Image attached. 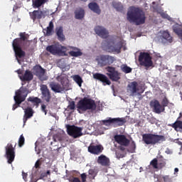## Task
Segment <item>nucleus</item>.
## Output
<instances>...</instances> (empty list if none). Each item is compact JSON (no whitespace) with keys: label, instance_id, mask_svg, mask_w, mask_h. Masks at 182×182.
<instances>
[{"label":"nucleus","instance_id":"nucleus-61","mask_svg":"<svg viewBox=\"0 0 182 182\" xmlns=\"http://www.w3.org/2000/svg\"><path fill=\"white\" fill-rule=\"evenodd\" d=\"M174 171L175 173H178V168H175Z\"/></svg>","mask_w":182,"mask_h":182},{"label":"nucleus","instance_id":"nucleus-46","mask_svg":"<svg viewBox=\"0 0 182 182\" xmlns=\"http://www.w3.org/2000/svg\"><path fill=\"white\" fill-rule=\"evenodd\" d=\"M161 106H162V107H164V109H166V107H167V106H168V100L167 99V97H164L162 100Z\"/></svg>","mask_w":182,"mask_h":182},{"label":"nucleus","instance_id":"nucleus-49","mask_svg":"<svg viewBox=\"0 0 182 182\" xmlns=\"http://www.w3.org/2000/svg\"><path fill=\"white\" fill-rule=\"evenodd\" d=\"M80 177H81V180L82 181L81 182H86V178H87V175H86V173H82L80 175Z\"/></svg>","mask_w":182,"mask_h":182},{"label":"nucleus","instance_id":"nucleus-8","mask_svg":"<svg viewBox=\"0 0 182 182\" xmlns=\"http://www.w3.org/2000/svg\"><path fill=\"white\" fill-rule=\"evenodd\" d=\"M83 128L78 127L75 125H67V133L73 139H77V137H80L83 136V133H82Z\"/></svg>","mask_w":182,"mask_h":182},{"label":"nucleus","instance_id":"nucleus-5","mask_svg":"<svg viewBox=\"0 0 182 182\" xmlns=\"http://www.w3.org/2000/svg\"><path fill=\"white\" fill-rule=\"evenodd\" d=\"M151 57L149 53L141 52L139 55V62L141 66H144L145 68H151L153 66V61L151 60Z\"/></svg>","mask_w":182,"mask_h":182},{"label":"nucleus","instance_id":"nucleus-34","mask_svg":"<svg viewBox=\"0 0 182 182\" xmlns=\"http://www.w3.org/2000/svg\"><path fill=\"white\" fill-rule=\"evenodd\" d=\"M123 45L122 43H118L116 46H111L108 48L109 52H120Z\"/></svg>","mask_w":182,"mask_h":182},{"label":"nucleus","instance_id":"nucleus-62","mask_svg":"<svg viewBox=\"0 0 182 182\" xmlns=\"http://www.w3.org/2000/svg\"><path fill=\"white\" fill-rule=\"evenodd\" d=\"M81 1H82L83 2L87 1V0H81Z\"/></svg>","mask_w":182,"mask_h":182},{"label":"nucleus","instance_id":"nucleus-29","mask_svg":"<svg viewBox=\"0 0 182 182\" xmlns=\"http://www.w3.org/2000/svg\"><path fill=\"white\" fill-rule=\"evenodd\" d=\"M88 8L95 12V14H97V15H100L102 11L100 10V7L96 2H91L88 4Z\"/></svg>","mask_w":182,"mask_h":182},{"label":"nucleus","instance_id":"nucleus-7","mask_svg":"<svg viewBox=\"0 0 182 182\" xmlns=\"http://www.w3.org/2000/svg\"><path fill=\"white\" fill-rule=\"evenodd\" d=\"M63 49H65L64 46H62L59 44H52L50 46H48L46 48L47 52H49L51 55H58L59 56H63L65 55V51Z\"/></svg>","mask_w":182,"mask_h":182},{"label":"nucleus","instance_id":"nucleus-50","mask_svg":"<svg viewBox=\"0 0 182 182\" xmlns=\"http://www.w3.org/2000/svg\"><path fill=\"white\" fill-rule=\"evenodd\" d=\"M41 112H43L45 114H48V110L46 109V106L45 105H41Z\"/></svg>","mask_w":182,"mask_h":182},{"label":"nucleus","instance_id":"nucleus-28","mask_svg":"<svg viewBox=\"0 0 182 182\" xmlns=\"http://www.w3.org/2000/svg\"><path fill=\"white\" fill-rule=\"evenodd\" d=\"M33 70L35 71L36 76H38L39 79H42V77L45 76V73H46L45 69H43V68H42V66L39 65L34 66Z\"/></svg>","mask_w":182,"mask_h":182},{"label":"nucleus","instance_id":"nucleus-23","mask_svg":"<svg viewBox=\"0 0 182 182\" xmlns=\"http://www.w3.org/2000/svg\"><path fill=\"white\" fill-rule=\"evenodd\" d=\"M159 41H161V42L163 43L169 42V43H171V42H173V37L170 36V33H168V31H164L161 32Z\"/></svg>","mask_w":182,"mask_h":182},{"label":"nucleus","instance_id":"nucleus-4","mask_svg":"<svg viewBox=\"0 0 182 182\" xmlns=\"http://www.w3.org/2000/svg\"><path fill=\"white\" fill-rule=\"evenodd\" d=\"M77 107L82 112H86V110H96L97 106L92 99L84 97L78 102Z\"/></svg>","mask_w":182,"mask_h":182},{"label":"nucleus","instance_id":"nucleus-24","mask_svg":"<svg viewBox=\"0 0 182 182\" xmlns=\"http://www.w3.org/2000/svg\"><path fill=\"white\" fill-rule=\"evenodd\" d=\"M33 113L35 112L31 107H28L24 109V115L23 118V124H26V122H28V119L33 117Z\"/></svg>","mask_w":182,"mask_h":182},{"label":"nucleus","instance_id":"nucleus-31","mask_svg":"<svg viewBox=\"0 0 182 182\" xmlns=\"http://www.w3.org/2000/svg\"><path fill=\"white\" fill-rule=\"evenodd\" d=\"M168 126L174 129L176 132H178V129L182 130V121L177 119L174 123L168 124Z\"/></svg>","mask_w":182,"mask_h":182},{"label":"nucleus","instance_id":"nucleus-10","mask_svg":"<svg viewBox=\"0 0 182 182\" xmlns=\"http://www.w3.org/2000/svg\"><path fill=\"white\" fill-rule=\"evenodd\" d=\"M106 70L108 72L107 75L112 82H119V80H120V76H122V74L119 73V71L116 70L115 68L108 66L106 68Z\"/></svg>","mask_w":182,"mask_h":182},{"label":"nucleus","instance_id":"nucleus-13","mask_svg":"<svg viewBox=\"0 0 182 182\" xmlns=\"http://www.w3.org/2000/svg\"><path fill=\"white\" fill-rule=\"evenodd\" d=\"M93 77L96 80H99V82H101L104 86H106V85L110 86V85H112V82L110 81V80H109V77H107V76H106L105 74L96 73L93 74Z\"/></svg>","mask_w":182,"mask_h":182},{"label":"nucleus","instance_id":"nucleus-20","mask_svg":"<svg viewBox=\"0 0 182 182\" xmlns=\"http://www.w3.org/2000/svg\"><path fill=\"white\" fill-rule=\"evenodd\" d=\"M139 83L136 81H133L128 84L127 85V92H129L131 93V96H136L137 93L139 92Z\"/></svg>","mask_w":182,"mask_h":182},{"label":"nucleus","instance_id":"nucleus-15","mask_svg":"<svg viewBox=\"0 0 182 182\" xmlns=\"http://www.w3.org/2000/svg\"><path fill=\"white\" fill-rule=\"evenodd\" d=\"M114 139L118 144L124 147H127L130 144V140L126 137V135L117 134L114 136Z\"/></svg>","mask_w":182,"mask_h":182},{"label":"nucleus","instance_id":"nucleus-42","mask_svg":"<svg viewBox=\"0 0 182 182\" xmlns=\"http://www.w3.org/2000/svg\"><path fill=\"white\" fill-rule=\"evenodd\" d=\"M150 166H151L153 168L159 169V160L157 158H154L152 161H151Z\"/></svg>","mask_w":182,"mask_h":182},{"label":"nucleus","instance_id":"nucleus-39","mask_svg":"<svg viewBox=\"0 0 182 182\" xmlns=\"http://www.w3.org/2000/svg\"><path fill=\"white\" fill-rule=\"evenodd\" d=\"M73 80L80 87H82V84L83 83V80L82 79V77L79 75H75L73 77Z\"/></svg>","mask_w":182,"mask_h":182},{"label":"nucleus","instance_id":"nucleus-44","mask_svg":"<svg viewBox=\"0 0 182 182\" xmlns=\"http://www.w3.org/2000/svg\"><path fill=\"white\" fill-rule=\"evenodd\" d=\"M76 109V104L75 101H70L68 102V110H75Z\"/></svg>","mask_w":182,"mask_h":182},{"label":"nucleus","instance_id":"nucleus-32","mask_svg":"<svg viewBox=\"0 0 182 182\" xmlns=\"http://www.w3.org/2000/svg\"><path fill=\"white\" fill-rule=\"evenodd\" d=\"M75 19H83L85 18V10L82 8L77 9L75 11Z\"/></svg>","mask_w":182,"mask_h":182},{"label":"nucleus","instance_id":"nucleus-41","mask_svg":"<svg viewBox=\"0 0 182 182\" xmlns=\"http://www.w3.org/2000/svg\"><path fill=\"white\" fill-rule=\"evenodd\" d=\"M112 6L117 9V11H123V5L120 2H112Z\"/></svg>","mask_w":182,"mask_h":182},{"label":"nucleus","instance_id":"nucleus-25","mask_svg":"<svg viewBox=\"0 0 182 182\" xmlns=\"http://www.w3.org/2000/svg\"><path fill=\"white\" fill-rule=\"evenodd\" d=\"M21 82H31L33 79V74L29 70H26L23 75H19Z\"/></svg>","mask_w":182,"mask_h":182},{"label":"nucleus","instance_id":"nucleus-59","mask_svg":"<svg viewBox=\"0 0 182 182\" xmlns=\"http://www.w3.org/2000/svg\"><path fill=\"white\" fill-rule=\"evenodd\" d=\"M46 174V177H48V176H50V171H47Z\"/></svg>","mask_w":182,"mask_h":182},{"label":"nucleus","instance_id":"nucleus-11","mask_svg":"<svg viewBox=\"0 0 182 182\" xmlns=\"http://www.w3.org/2000/svg\"><path fill=\"white\" fill-rule=\"evenodd\" d=\"M40 87L42 100L46 102V103H49L52 100V92H50V90H49L46 85H41Z\"/></svg>","mask_w":182,"mask_h":182},{"label":"nucleus","instance_id":"nucleus-55","mask_svg":"<svg viewBox=\"0 0 182 182\" xmlns=\"http://www.w3.org/2000/svg\"><path fill=\"white\" fill-rule=\"evenodd\" d=\"M16 72V73H18V77H19V76H22V75H23L22 70H21V69L17 70Z\"/></svg>","mask_w":182,"mask_h":182},{"label":"nucleus","instance_id":"nucleus-47","mask_svg":"<svg viewBox=\"0 0 182 182\" xmlns=\"http://www.w3.org/2000/svg\"><path fill=\"white\" fill-rule=\"evenodd\" d=\"M88 173L90 175V178H95V177H96V171L94 169H90Z\"/></svg>","mask_w":182,"mask_h":182},{"label":"nucleus","instance_id":"nucleus-21","mask_svg":"<svg viewBox=\"0 0 182 182\" xmlns=\"http://www.w3.org/2000/svg\"><path fill=\"white\" fill-rule=\"evenodd\" d=\"M95 32L98 36H100V38H102L103 39H106V38L109 36V31H107L103 26H95Z\"/></svg>","mask_w":182,"mask_h":182},{"label":"nucleus","instance_id":"nucleus-16","mask_svg":"<svg viewBox=\"0 0 182 182\" xmlns=\"http://www.w3.org/2000/svg\"><path fill=\"white\" fill-rule=\"evenodd\" d=\"M30 18L33 19V22L35 21H40L42 18H46V11H41V10H34L32 12L29 13Z\"/></svg>","mask_w":182,"mask_h":182},{"label":"nucleus","instance_id":"nucleus-43","mask_svg":"<svg viewBox=\"0 0 182 182\" xmlns=\"http://www.w3.org/2000/svg\"><path fill=\"white\" fill-rule=\"evenodd\" d=\"M164 180V182H173V179L170 176H163L162 177L160 176L158 179V181L160 182L161 180Z\"/></svg>","mask_w":182,"mask_h":182},{"label":"nucleus","instance_id":"nucleus-57","mask_svg":"<svg viewBox=\"0 0 182 182\" xmlns=\"http://www.w3.org/2000/svg\"><path fill=\"white\" fill-rule=\"evenodd\" d=\"M119 150H121V151H124V150H126V148H124L122 146H119Z\"/></svg>","mask_w":182,"mask_h":182},{"label":"nucleus","instance_id":"nucleus-6","mask_svg":"<svg viewBox=\"0 0 182 182\" xmlns=\"http://www.w3.org/2000/svg\"><path fill=\"white\" fill-rule=\"evenodd\" d=\"M126 122V118L124 117H109L108 118V119L102 120V123L105 126H110L111 124H112L114 127H120V126H124Z\"/></svg>","mask_w":182,"mask_h":182},{"label":"nucleus","instance_id":"nucleus-22","mask_svg":"<svg viewBox=\"0 0 182 182\" xmlns=\"http://www.w3.org/2000/svg\"><path fill=\"white\" fill-rule=\"evenodd\" d=\"M13 49L15 52V55L19 59H22L25 56V51L22 50V46L18 44H14L12 43Z\"/></svg>","mask_w":182,"mask_h":182},{"label":"nucleus","instance_id":"nucleus-27","mask_svg":"<svg viewBox=\"0 0 182 182\" xmlns=\"http://www.w3.org/2000/svg\"><path fill=\"white\" fill-rule=\"evenodd\" d=\"M55 34L57 36L58 40L60 41V42H65L66 38L65 37V34H63V27H57L55 28Z\"/></svg>","mask_w":182,"mask_h":182},{"label":"nucleus","instance_id":"nucleus-18","mask_svg":"<svg viewBox=\"0 0 182 182\" xmlns=\"http://www.w3.org/2000/svg\"><path fill=\"white\" fill-rule=\"evenodd\" d=\"M19 36L20 38H15L13 41V44L25 46L26 43L28 44V46H29V41H28V38L25 36V33H20Z\"/></svg>","mask_w":182,"mask_h":182},{"label":"nucleus","instance_id":"nucleus-45","mask_svg":"<svg viewBox=\"0 0 182 182\" xmlns=\"http://www.w3.org/2000/svg\"><path fill=\"white\" fill-rule=\"evenodd\" d=\"M25 144V137L21 134L18 139V147H22Z\"/></svg>","mask_w":182,"mask_h":182},{"label":"nucleus","instance_id":"nucleus-2","mask_svg":"<svg viewBox=\"0 0 182 182\" xmlns=\"http://www.w3.org/2000/svg\"><path fill=\"white\" fill-rule=\"evenodd\" d=\"M28 95H29V90L26 88V87H21L19 90L16 92V95L14 97L15 104L13 105L12 110H15L18 109L21 104L23 102L26 100V97H28Z\"/></svg>","mask_w":182,"mask_h":182},{"label":"nucleus","instance_id":"nucleus-1","mask_svg":"<svg viewBox=\"0 0 182 182\" xmlns=\"http://www.w3.org/2000/svg\"><path fill=\"white\" fill-rule=\"evenodd\" d=\"M127 16L130 23H135V25L139 26L146 23V14L139 8L131 7Z\"/></svg>","mask_w":182,"mask_h":182},{"label":"nucleus","instance_id":"nucleus-36","mask_svg":"<svg viewBox=\"0 0 182 182\" xmlns=\"http://www.w3.org/2000/svg\"><path fill=\"white\" fill-rule=\"evenodd\" d=\"M127 151H128V153H136V142H134V141L132 140L131 143L129 141Z\"/></svg>","mask_w":182,"mask_h":182},{"label":"nucleus","instance_id":"nucleus-30","mask_svg":"<svg viewBox=\"0 0 182 182\" xmlns=\"http://www.w3.org/2000/svg\"><path fill=\"white\" fill-rule=\"evenodd\" d=\"M46 2H49V0H32V6L34 9L41 8L42 5H45Z\"/></svg>","mask_w":182,"mask_h":182},{"label":"nucleus","instance_id":"nucleus-60","mask_svg":"<svg viewBox=\"0 0 182 182\" xmlns=\"http://www.w3.org/2000/svg\"><path fill=\"white\" fill-rule=\"evenodd\" d=\"M26 176H28V174L23 172V180H25V178H26Z\"/></svg>","mask_w":182,"mask_h":182},{"label":"nucleus","instance_id":"nucleus-58","mask_svg":"<svg viewBox=\"0 0 182 182\" xmlns=\"http://www.w3.org/2000/svg\"><path fill=\"white\" fill-rule=\"evenodd\" d=\"M161 15L162 18H167V16H168V15H167L164 13H162Z\"/></svg>","mask_w":182,"mask_h":182},{"label":"nucleus","instance_id":"nucleus-40","mask_svg":"<svg viewBox=\"0 0 182 182\" xmlns=\"http://www.w3.org/2000/svg\"><path fill=\"white\" fill-rule=\"evenodd\" d=\"M121 70L124 72V73H132V68L127 66V65H121Z\"/></svg>","mask_w":182,"mask_h":182},{"label":"nucleus","instance_id":"nucleus-26","mask_svg":"<svg viewBox=\"0 0 182 182\" xmlns=\"http://www.w3.org/2000/svg\"><path fill=\"white\" fill-rule=\"evenodd\" d=\"M97 163L98 164H101V166L107 167V166H110V159L107 156L102 154L98 157Z\"/></svg>","mask_w":182,"mask_h":182},{"label":"nucleus","instance_id":"nucleus-19","mask_svg":"<svg viewBox=\"0 0 182 182\" xmlns=\"http://www.w3.org/2000/svg\"><path fill=\"white\" fill-rule=\"evenodd\" d=\"M104 148L103 146L98 144V145H93V144H90L88 146V151L91 154H95L99 156L101 153L103 152Z\"/></svg>","mask_w":182,"mask_h":182},{"label":"nucleus","instance_id":"nucleus-17","mask_svg":"<svg viewBox=\"0 0 182 182\" xmlns=\"http://www.w3.org/2000/svg\"><path fill=\"white\" fill-rule=\"evenodd\" d=\"M151 106L153 107V112L156 113V114H160V113H163L166 110V108L162 107L161 104L159 100H155L151 102Z\"/></svg>","mask_w":182,"mask_h":182},{"label":"nucleus","instance_id":"nucleus-53","mask_svg":"<svg viewBox=\"0 0 182 182\" xmlns=\"http://www.w3.org/2000/svg\"><path fill=\"white\" fill-rule=\"evenodd\" d=\"M116 156L118 159H123V157H124V156L122 154H120L119 152H116Z\"/></svg>","mask_w":182,"mask_h":182},{"label":"nucleus","instance_id":"nucleus-56","mask_svg":"<svg viewBox=\"0 0 182 182\" xmlns=\"http://www.w3.org/2000/svg\"><path fill=\"white\" fill-rule=\"evenodd\" d=\"M45 177H46V173H43L40 176V179L43 180V178H45Z\"/></svg>","mask_w":182,"mask_h":182},{"label":"nucleus","instance_id":"nucleus-54","mask_svg":"<svg viewBox=\"0 0 182 182\" xmlns=\"http://www.w3.org/2000/svg\"><path fill=\"white\" fill-rule=\"evenodd\" d=\"M35 167L36 168H39V167H41V161L39 160H38L36 164H35Z\"/></svg>","mask_w":182,"mask_h":182},{"label":"nucleus","instance_id":"nucleus-33","mask_svg":"<svg viewBox=\"0 0 182 182\" xmlns=\"http://www.w3.org/2000/svg\"><path fill=\"white\" fill-rule=\"evenodd\" d=\"M74 50L69 51L68 53L70 56H73L74 58H77L79 56H82L83 53L80 50L77 48H73Z\"/></svg>","mask_w":182,"mask_h":182},{"label":"nucleus","instance_id":"nucleus-35","mask_svg":"<svg viewBox=\"0 0 182 182\" xmlns=\"http://www.w3.org/2000/svg\"><path fill=\"white\" fill-rule=\"evenodd\" d=\"M27 100L28 102H31L34 106H39V104L42 102L41 98L38 97H29Z\"/></svg>","mask_w":182,"mask_h":182},{"label":"nucleus","instance_id":"nucleus-52","mask_svg":"<svg viewBox=\"0 0 182 182\" xmlns=\"http://www.w3.org/2000/svg\"><path fill=\"white\" fill-rule=\"evenodd\" d=\"M175 69H176V72H181V70H182V65H176Z\"/></svg>","mask_w":182,"mask_h":182},{"label":"nucleus","instance_id":"nucleus-3","mask_svg":"<svg viewBox=\"0 0 182 182\" xmlns=\"http://www.w3.org/2000/svg\"><path fill=\"white\" fill-rule=\"evenodd\" d=\"M142 141L145 144L154 146L163 141H166V136L151 133L144 134L142 135Z\"/></svg>","mask_w":182,"mask_h":182},{"label":"nucleus","instance_id":"nucleus-12","mask_svg":"<svg viewBox=\"0 0 182 182\" xmlns=\"http://www.w3.org/2000/svg\"><path fill=\"white\" fill-rule=\"evenodd\" d=\"M97 60L100 66H107V65H112L114 62V57L102 55L97 58Z\"/></svg>","mask_w":182,"mask_h":182},{"label":"nucleus","instance_id":"nucleus-51","mask_svg":"<svg viewBox=\"0 0 182 182\" xmlns=\"http://www.w3.org/2000/svg\"><path fill=\"white\" fill-rule=\"evenodd\" d=\"M70 181L71 182H82V181H80V179H79V178H77V177H73L70 179Z\"/></svg>","mask_w":182,"mask_h":182},{"label":"nucleus","instance_id":"nucleus-37","mask_svg":"<svg viewBox=\"0 0 182 182\" xmlns=\"http://www.w3.org/2000/svg\"><path fill=\"white\" fill-rule=\"evenodd\" d=\"M53 22L50 21L49 23V26L47 27L46 29H43V31L46 32V36H51L52 33L53 32Z\"/></svg>","mask_w":182,"mask_h":182},{"label":"nucleus","instance_id":"nucleus-9","mask_svg":"<svg viewBox=\"0 0 182 182\" xmlns=\"http://www.w3.org/2000/svg\"><path fill=\"white\" fill-rule=\"evenodd\" d=\"M15 147H16V144L14 146L12 144H8L5 147L6 157L9 164H12V162L15 160Z\"/></svg>","mask_w":182,"mask_h":182},{"label":"nucleus","instance_id":"nucleus-48","mask_svg":"<svg viewBox=\"0 0 182 182\" xmlns=\"http://www.w3.org/2000/svg\"><path fill=\"white\" fill-rule=\"evenodd\" d=\"M53 141H62V137L58 134L53 135Z\"/></svg>","mask_w":182,"mask_h":182},{"label":"nucleus","instance_id":"nucleus-38","mask_svg":"<svg viewBox=\"0 0 182 182\" xmlns=\"http://www.w3.org/2000/svg\"><path fill=\"white\" fill-rule=\"evenodd\" d=\"M164 167H166V159L161 156L158 159V169L161 170Z\"/></svg>","mask_w":182,"mask_h":182},{"label":"nucleus","instance_id":"nucleus-14","mask_svg":"<svg viewBox=\"0 0 182 182\" xmlns=\"http://www.w3.org/2000/svg\"><path fill=\"white\" fill-rule=\"evenodd\" d=\"M49 87L54 93H63L65 90H68L63 84L60 85L59 82H51L49 84Z\"/></svg>","mask_w":182,"mask_h":182}]
</instances>
